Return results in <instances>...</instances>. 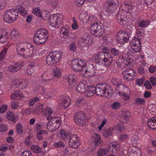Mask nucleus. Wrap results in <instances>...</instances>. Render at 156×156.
I'll use <instances>...</instances> for the list:
<instances>
[{"label": "nucleus", "mask_w": 156, "mask_h": 156, "mask_svg": "<svg viewBox=\"0 0 156 156\" xmlns=\"http://www.w3.org/2000/svg\"><path fill=\"white\" fill-rule=\"evenodd\" d=\"M85 61L81 59H75L71 62V67L75 71H80L85 77L93 75L95 70H98L93 65L90 64L86 66Z\"/></svg>", "instance_id": "nucleus-1"}, {"label": "nucleus", "mask_w": 156, "mask_h": 156, "mask_svg": "<svg viewBox=\"0 0 156 156\" xmlns=\"http://www.w3.org/2000/svg\"><path fill=\"white\" fill-rule=\"evenodd\" d=\"M34 47L31 43L27 42L17 43L15 49L18 55L23 58L28 59L34 55Z\"/></svg>", "instance_id": "nucleus-2"}, {"label": "nucleus", "mask_w": 156, "mask_h": 156, "mask_svg": "<svg viewBox=\"0 0 156 156\" xmlns=\"http://www.w3.org/2000/svg\"><path fill=\"white\" fill-rule=\"evenodd\" d=\"M135 56V53L132 50H128L127 52L123 53L119 57V59L116 61L118 66L121 68H127L130 66L131 58Z\"/></svg>", "instance_id": "nucleus-3"}, {"label": "nucleus", "mask_w": 156, "mask_h": 156, "mask_svg": "<svg viewBox=\"0 0 156 156\" xmlns=\"http://www.w3.org/2000/svg\"><path fill=\"white\" fill-rule=\"evenodd\" d=\"M111 25L109 22L107 23L101 20L100 22L92 24L90 27L91 33L95 36L98 37L101 36L104 32V27L108 28Z\"/></svg>", "instance_id": "nucleus-4"}, {"label": "nucleus", "mask_w": 156, "mask_h": 156, "mask_svg": "<svg viewBox=\"0 0 156 156\" xmlns=\"http://www.w3.org/2000/svg\"><path fill=\"white\" fill-rule=\"evenodd\" d=\"M124 6L126 9H122V11H119L117 16V20L121 25H123L126 23L125 20L126 18L125 13L123 12H125L127 14L126 16H128V14L131 15L132 13L133 12V10L134 6L131 2H125Z\"/></svg>", "instance_id": "nucleus-5"}, {"label": "nucleus", "mask_w": 156, "mask_h": 156, "mask_svg": "<svg viewBox=\"0 0 156 156\" xmlns=\"http://www.w3.org/2000/svg\"><path fill=\"white\" fill-rule=\"evenodd\" d=\"M103 52H100L93 55L95 62L100 65H102L105 67L109 66L112 62L113 58L111 55H105Z\"/></svg>", "instance_id": "nucleus-6"}, {"label": "nucleus", "mask_w": 156, "mask_h": 156, "mask_svg": "<svg viewBox=\"0 0 156 156\" xmlns=\"http://www.w3.org/2000/svg\"><path fill=\"white\" fill-rule=\"evenodd\" d=\"M48 36V31L44 28L38 30L33 38L34 42L37 44L41 45L47 40Z\"/></svg>", "instance_id": "nucleus-7"}, {"label": "nucleus", "mask_w": 156, "mask_h": 156, "mask_svg": "<svg viewBox=\"0 0 156 156\" xmlns=\"http://www.w3.org/2000/svg\"><path fill=\"white\" fill-rule=\"evenodd\" d=\"M112 91L110 86L106 83L98 85L95 87V92L98 96H107L110 95Z\"/></svg>", "instance_id": "nucleus-8"}, {"label": "nucleus", "mask_w": 156, "mask_h": 156, "mask_svg": "<svg viewBox=\"0 0 156 156\" xmlns=\"http://www.w3.org/2000/svg\"><path fill=\"white\" fill-rule=\"evenodd\" d=\"M63 16L60 13H56L49 16L48 21L49 24L55 28H58L63 22Z\"/></svg>", "instance_id": "nucleus-9"}, {"label": "nucleus", "mask_w": 156, "mask_h": 156, "mask_svg": "<svg viewBox=\"0 0 156 156\" xmlns=\"http://www.w3.org/2000/svg\"><path fill=\"white\" fill-rule=\"evenodd\" d=\"M120 148V145L117 143H111L108 144V148H101L99 149L97 152L98 156H104L108 154L110 150L113 152L115 151H118Z\"/></svg>", "instance_id": "nucleus-10"}, {"label": "nucleus", "mask_w": 156, "mask_h": 156, "mask_svg": "<svg viewBox=\"0 0 156 156\" xmlns=\"http://www.w3.org/2000/svg\"><path fill=\"white\" fill-rule=\"evenodd\" d=\"M18 11L13 9H9L5 12L4 16V21L10 23L16 20L18 17Z\"/></svg>", "instance_id": "nucleus-11"}, {"label": "nucleus", "mask_w": 156, "mask_h": 156, "mask_svg": "<svg viewBox=\"0 0 156 156\" xmlns=\"http://www.w3.org/2000/svg\"><path fill=\"white\" fill-rule=\"evenodd\" d=\"M119 4L118 0H108L104 3V9L107 12L113 13L115 12Z\"/></svg>", "instance_id": "nucleus-12"}, {"label": "nucleus", "mask_w": 156, "mask_h": 156, "mask_svg": "<svg viewBox=\"0 0 156 156\" xmlns=\"http://www.w3.org/2000/svg\"><path fill=\"white\" fill-rule=\"evenodd\" d=\"M61 122L60 118L54 117L49 121L47 124V128L51 132H53L60 126Z\"/></svg>", "instance_id": "nucleus-13"}, {"label": "nucleus", "mask_w": 156, "mask_h": 156, "mask_svg": "<svg viewBox=\"0 0 156 156\" xmlns=\"http://www.w3.org/2000/svg\"><path fill=\"white\" fill-rule=\"evenodd\" d=\"M126 90L130 92L129 89L124 84H119V86L116 87L115 92L116 93L119 94V96H122L124 100L127 101L129 99L130 96L128 93H126L124 92Z\"/></svg>", "instance_id": "nucleus-14"}, {"label": "nucleus", "mask_w": 156, "mask_h": 156, "mask_svg": "<svg viewBox=\"0 0 156 156\" xmlns=\"http://www.w3.org/2000/svg\"><path fill=\"white\" fill-rule=\"evenodd\" d=\"M85 114L83 112L79 111L76 112L74 115L73 120L77 125H85Z\"/></svg>", "instance_id": "nucleus-15"}, {"label": "nucleus", "mask_w": 156, "mask_h": 156, "mask_svg": "<svg viewBox=\"0 0 156 156\" xmlns=\"http://www.w3.org/2000/svg\"><path fill=\"white\" fill-rule=\"evenodd\" d=\"M78 43L82 47H87L93 43V39L92 37L84 34L79 38Z\"/></svg>", "instance_id": "nucleus-16"}, {"label": "nucleus", "mask_w": 156, "mask_h": 156, "mask_svg": "<svg viewBox=\"0 0 156 156\" xmlns=\"http://www.w3.org/2000/svg\"><path fill=\"white\" fill-rule=\"evenodd\" d=\"M130 44L132 50H132L133 52L135 53V56L133 57L137 58V57H135L136 56V53L139 52L141 48V44L140 40L137 38H134L131 41Z\"/></svg>", "instance_id": "nucleus-17"}, {"label": "nucleus", "mask_w": 156, "mask_h": 156, "mask_svg": "<svg viewBox=\"0 0 156 156\" xmlns=\"http://www.w3.org/2000/svg\"><path fill=\"white\" fill-rule=\"evenodd\" d=\"M116 37L118 42L120 44H123L128 41L130 37L126 32L120 31L117 33Z\"/></svg>", "instance_id": "nucleus-18"}, {"label": "nucleus", "mask_w": 156, "mask_h": 156, "mask_svg": "<svg viewBox=\"0 0 156 156\" xmlns=\"http://www.w3.org/2000/svg\"><path fill=\"white\" fill-rule=\"evenodd\" d=\"M124 79L128 80H133L136 76V71L132 69H128L123 71L122 73Z\"/></svg>", "instance_id": "nucleus-19"}, {"label": "nucleus", "mask_w": 156, "mask_h": 156, "mask_svg": "<svg viewBox=\"0 0 156 156\" xmlns=\"http://www.w3.org/2000/svg\"><path fill=\"white\" fill-rule=\"evenodd\" d=\"M69 146L72 148H77L80 145L79 138L76 135H74L69 137Z\"/></svg>", "instance_id": "nucleus-20"}, {"label": "nucleus", "mask_w": 156, "mask_h": 156, "mask_svg": "<svg viewBox=\"0 0 156 156\" xmlns=\"http://www.w3.org/2000/svg\"><path fill=\"white\" fill-rule=\"evenodd\" d=\"M28 83V82L27 80L19 79L13 81L12 86L16 88L18 87L23 89L27 87Z\"/></svg>", "instance_id": "nucleus-21"}, {"label": "nucleus", "mask_w": 156, "mask_h": 156, "mask_svg": "<svg viewBox=\"0 0 156 156\" xmlns=\"http://www.w3.org/2000/svg\"><path fill=\"white\" fill-rule=\"evenodd\" d=\"M128 154V156H141L142 153L138 147L133 146L129 149Z\"/></svg>", "instance_id": "nucleus-22"}, {"label": "nucleus", "mask_w": 156, "mask_h": 156, "mask_svg": "<svg viewBox=\"0 0 156 156\" xmlns=\"http://www.w3.org/2000/svg\"><path fill=\"white\" fill-rule=\"evenodd\" d=\"M41 90H42V92L41 94L46 98H52L54 96L55 93L53 89L48 90V89L45 88L44 87L42 86L41 85Z\"/></svg>", "instance_id": "nucleus-23"}, {"label": "nucleus", "mask_w": 156, "mask_h": 156, "mask_svg": "<svg viewBox=\"0 0 156 156\" xmlns=\"http://www.w3.org/2000/svg\"><path fill=\"white\" fill-rule=\"evenodd\" d=\"M69 26L65 25L61 28L60 30V36L62 38L66 39L69 34Z\"/></svg>", "instance_id": "nucleus-24"}, {"label": "nucleus", "mask_w": 156, "mask_h": 156, "mask_svg": "<svg viewBox=\"0 0 156 156\" xmlns=\"http://www.w3.org/2000/svg\"><path fill=\"white\" fill-rule=\"evenodd\" d=\"M59 103L61 105L63 106L64 108H67L71 103L70 98L67 96H62L61 97Z\"/></svg>", "instance_id": "nucleus-25"}, {"label": "nucleus", "mask_w": 156, "mask_h": 156, "mask_svg": "<svg viewBox=\"0 0 156 156\" xmlns=\"http://www.w3.org/2000/svg\"><path fill=\"white\" fill-rule=\"evenodd\" d=\"M48 75L47 72H44L43 74L42 75L40 78V80L39 82L40 84H42L44 85H51L52 83L53 80L52 79H47V78L45 79L44 78L47 77Z\"/></svg>", "instance_id": "nucleus-26"}, {"label": "nucleus", "mask_w": 156, "mask_h": 156, "mask_svg": "<svg viewBox=\"0 0 156 156\" xmlns=\"http://www.w3.org/2000/svg\"><path fill=\"white\" fill-rule=\"evenodd\" d=\"M87 82L85 80L80 82L76 88V91L80 93H84L87 87Z\"/></svg>", "instance_id": "nucleus-27"}, {"label": "nucleus", "mask_w": 156, "mask_h": 156, "mask_svg": "<svg viewBox=\"0 0 156 156\" xmlns=\"http://www.w3.org/2000/svg\"><path fill=\"white\" fill-rule=\"evenodd\" d=\"M130 116V113L128 111H122L121 115L119 118L120 121L121 122L125 123L129 121V118Z\"/></svg>", "instance_id": "nucleus-28"}, {"label": "nucleus", "mask_w": 156, "mask_h": 156, "mask_svg": "<svg viewBox=\"0 0 156 156\" xmlns=\"http://www.w3.org/2000/svg\"><path fill=\"white\" fill-rule=\"evenodd\" d=\"M95 92V87L90 85L87 87L84 92V95L87 97H91L94 95Z\"/></svg>", "instance_id": "nucleus-29"}, {"label": "nucleus", "mask_w": 156, "mask_h": 156, "mask_svg": "<svg viewBox=\"0 0 156 156\" xmlns=\"http://www.w3.org/2000/svg\"><path fill=\"white\" fill-rule=\"evenodd\" d=\"M50 53L51 54L52 58L54 59L55 63L59 62L62 56V52L58 51H54Z\"/></svg>", "instance_id": "nucleus-30"}, {"label": "nucleus", "mask_w": 156, "mask_h": 156, "mask_svg": "<svg viewBox=\"0 0 156 156\" xmlns=\"http://www.w3.org/2000/svg\"><path fill=\"white\" fill-rule=\"evenodd\" d=\"M68 80L69 84L73 86H74L78 82V79L77 76L73 74H70L68 76Z\"/></svg>", "instance_id": "nucleus-31"}, {"label": "nucleus", "mask_w": 156, "mask_h": 156, "mask_svg": "<svg viewBox=\"0 0 156 156\" xmlns=\"http://www.w3.org/2000/svg\"><path fill=\"white\" fill-rule=\"evenodd\" d=\"M23 65L21 63H17L14 65H11L9 66L8 70L11 72H14L19 70L23 66Z\"/></svg>", "instance_id": "nucleus-32"}, {"label": "nucleus", "mask_w": 156, "mask_h": 156, "mask_svg": "<svg viewBox=\"0 0 156 156\" xmlns=\"http://www.w3.org/2000/svg\"><path fill=\"white\" fill-rule=\"evenodd\" d=\"M24 97L23 94L19 90L13 92L10 96L11 98L13 99H16L17 100H21Z\"/></svg>", "instance_id": "nucleus-33"}, {"label": "nucleus", "mask_w": 156, "mask_h": 156, "mask_svg": "<svg viewBox=\"0 0 156 156\" xmlns=\"http://www.w3.org/2000/svg\"><path fill=\"white\" fill-rule=\"evenodd\" d=\"M115 129V126L113 128L110 127L108 129H104L103 130V134L104 136L106 138L112 135L113 131Z\"/></svg>", "instance_id": "nucleus-34"}, {"label": "nucleus", "mask_w": 156, "mask_h": 156, "mask_svg": "<svg viewBox=\"0 0 156 156\" xmlns=\"http://www.w3.org/2000/svg\"><path fill=\"white\" fill-rule=\"evenodd\" d=\"M8 34L5 30H0V43H4L6 42Z\"/></svg>", "instance_id": "nucleus-35"}, {"label": "nucleus", "mask_w": 156, "mask_h": 156, "mask_svg": "<svg viewBox=\"0 0 156 156\" xmlns=\"http://www.w3.org/2000/svg\"><path fill=\"white\" fill-rule=\"evenodd\" d=\"M156 117L151 118L148 122V126L149 127L152 129H156L155 125H156Z\"/></svg>", "instance_id": "nucleus-36"}, {"label": "nucleus", "mask_w": 156, "mask_h": 156, "mask_svg": "<svg viewBox=\"0 0 156 156\" xmlns=\"http://www.w3.org/2000/svg\"><path fill=\"white\" fill-rule=\"evenodd\" d=\"M88 14L86 12H83L79 15L80 20L83 23H87L88 21Z\"/></svg>", "instance_id": "nucleus-37"}, {"label": "nucleus", "mask_w": 156, "mask_h": 156, "mask_svg": "<svg viewBox=\"0 0 156 156\" xmlns=\"http://www.w3.org/2000/svg\"><path fill=\"white\" fill-rule=\"evenodd\" d=\"M10 37L11 39L13 41L19 39L20 37L19 32L16 30H12L10 33Z\"/></svg>", "instance_id": "nucleus-38"}, {"label": "nucleus", "mask_w": 156, "mask_h": 156, "mask_svg": "<svg viewBox=\"0 0 156 156\" xmlns=\"http://www.w3.org/2000/svg\"><path fill=\"white\" fill-rule=\"evenodd\" d=\"M44 109V106L42 104L38 103L36 105L35 108H34V111L35 114H39L42 112Z\"/></svg>", "instance_id": "nucleus-39"}, {"label": "nucleus", "mask_w": 156, "mask_h": 156, "mask_svg": "<svg viewBox=\"0 0 156 156\" xmlns=\"http://www.w3.org/2000/svg\"><path fill=\"white\" fill-rule=\"evenodd\" d=\"M60 134L61 138L63 140H66L71 136V134L69 133H67L63 129H61L60 132Z\"/></svg>", "instance_id": "nucleus-40"}, {"label": "nucleus", "mask_w": 156, "mask_h": 156, "mask_svg": "<svg viewBox=\"0 0 156 156\" xmlns=\"http://www.w3.org/2000/svg\"><path fill=\"white\" fill-rule=\"evenodd\" d=\"M150 22V21L147 20H143L139 22L138 23V25L140 27L145 28L149 25Z\"/></svg>", "instance_id": "nucleus-41"}, {"label": "nucleus", "mask_w": 156, "mask_h": 156, "mask_svg": "<svg viewBox=\"0 0 156 156\" xmlns=\"http://www.w3.org/2000/svg\"><path fill=\"white\" fill-rule=\"evenodd\" d=\"M50 52L47 56L46 58V63L48 65H51L55 64L54 61V59L52 58V56Z\"/></svg>", "instance_id": "nucleus-42"}, {"label": "nucleus", "mask_w": 156, "mask_h": 156, "mask_svg": "<svg viewBox=\"0 0 156 156\" xmlns=\"http://www.w3.org/2000/svg\"><path fill=\"white\" fill-rule=\"evenodd\" d=\"M53 74L54 77L56 78H59L61 75V70L57 67L54 68L53 70Z\"/></svg>", "instance_id": "nucleus-43"}, {"label": "nucleus", "mask_w": 156, "mask_h": 156, "mask_svg": "<svg viewBox=\"0 0 156 156\" xmlns=\"http://www.w3.org/2000/svg\"><path fill=\"white\" fill-rule=\"evenodd\" d=\"M136 35L138 39L141 40L144 35V30L142 28H139L136 30Z\"/></svg>", "instance_id": "nucleus-44"}, {"label": "nucleus", "mask_w": 156, "mask_h": 156, "mask_svg": "<svg viewBox=\"0 0 156 156\" xmlns=\"http://www.w3.org/2000/svg\"><path fill=\"white\" fill-rule=\"evenodd\" d=\"M86 103V101L84 98H79L77 100L75 105L78 107V108H80L81 105H84Z\"/></svg>", "instance_id": "nucleus-45"}, {"label": "nucleus", "mask_w": 156, "mask_h": 156, "mask_svg": "<svg viewBox=\"0 0 156 156\" xmlns=\"http://www.w3.org/2000/svg\"><path fill=\"white\" fill-rule=\"evenodd\" d=\"M46 3L47 4L54 8H55L58 5V2L57 0H47Z\"/></svg>", "instance_id": "nucleus-46"}, {"label": "nucleus", "mask_w": 156, "mask_h": 156, "mask_svg": "<svg viewBox=\"0 0 156 156\" xmlns=\"http://www.w3.org/2000/svg\"><path fill=\"white\" fill-rule=\"evenodd\" d=\"M18 8V11L20 14L24 17H26L27 15V11L26 9L20 5Z\"/></svg>", "instance_id": "nucleus-47"}, {"label": "nucleus", "mask_w": 156, "mask_h": 156, "mask_svg": "<svg viewBox=\"0 0 156 156\" xmlns=\"http://www.w3.org/2000/svg\"><path fill=\"white\" fill-rule=\"evenodd\" d=\"M6 118L9 120L12 121H15L16 119L14 113L11 112H7Z\"/></svg>", "instance_id": "nucleus-48"}, {"label": "nucleus", "mask_w": 156, "mask_h": 156, "mask_svg": "<svg viewBox=\"0 0 156 156\" xmlns=\"http://www.w3.org/2000/svg\"><path fill=\"white\" fill-rule=\"evenodd\" d=\"M34 15L39 17H41V12L40 8H34L32 11Z\"/></svg>", "instance_id": "nucleus-49"}, {"label": "nucleus", "mask_w": 156, "mask_h": 156, "mask_svg": "<svg viewBox=\"0 0 156 156\" xmlns=\"http://www.w3.org/2000/svg\"><path fill=\"white\" fill-rule=\"evenodd\" d=\"M31 149L34 152L37 153H40L41 152V149L38 146L32 145L30 147Z\"/></svg>", "instance_id": "nucleus-50"}, {"label": "nucleus", "mask_w": 156, "mask_h": 156, "mask_svg": "<svg viewBox=\"0 0 156 156\" xmlns=\"http://www.w3.org/2000/svg\"><path fill=\"white\" fill-rule=\"evenodd\" d=\"M139 136L138 134H134L131 137V140L132 143L133 145H135L137 143V140H138Z\"/></svg>", "instance_id": "nucleus-51"}, {"label": "nucleus", "mask_w": 156, "mask_h": 156, "mask_svg": "<svg viewBox=\"0 0 156 156\" xmlns=\"http://www.w3.org/2000/svg\"><path fill=\"white\" fill-rule=\"evenodd\" d=\"M145 103V100L143 98L138 97L135 100V104L136 105H144Z\"/></svg>", "instance_id": "nucleus-52"}, {"label": "nucleus", "mask_w": 156, "mask_h": 156, "mask_svg": "<svg viewBox=\"0 0 156 156\" xmlns=\"http://www.w3.org/2000/svg\"><path fill=\"white\" fill-rule=\"evenodd\" d=\"M101 143V137L99 135L96 134L94 141V143L95 145L98 146Z\"/></svg>", "instance_id": "nucleus-53"}, {"label": "nucleus", "mask_w": 156, "mask_h": 156, "mask_svg": "<svg viewBox=\"0 0 156 156\" xmlns=\"http://www.w3.org/2000/svg\"><path fill=\"white\" fill-rule=\"evenodd\" d=\"M16 130L17 133L21 134L23 132V126L20 123L18 124L16 126Z\"/></svg>", "instance_id": "nucleus-54"}, {"label": "nucleus", "mask_w": 156, "mask_h": 156, "mask_svg": "<svg viewBox=\"0 0 156 156\" xmlns=\"http://www.w3.org/2000/svg\"><path fill=\"white\" fill-rule=\"evenodd\" d=\"M121 104L118 102L115 101L111 105V107L113 109H117L121 107Z\"/></svg>", "instance_id": "nucleus-55"}, {"label": "nucleus", "mask_w": 156, "mask_h": 156, "mask_svg": "<svg viewBox=\"0 0 156 156\" xmlns=\"http://www.w3.org/2000/svg\"><path fill=\"white\" fill-rule=\"evenodd\" d=\"M110 51L111 54L114 56H118L119 55L120 52L119 50L115 48H111Z\"/></svg>", "instance_id": "nucleus-56"}, {"label": "nucleus", "mask_w": 156, "mask_h": 156, "mask_svg": "<svg viewBox=\"0 0 156 156\" xmlns=\"http://www.w3.org/2000/svg\"><path fill=\"white\" fill-rule=\"evenodd\" d=\"M7 49L5 48L0 53V62L2 61L4 58L7 51Z\"/></svg>", "instance_id": "nucleus-57"}, {"label": "nucleus", "mask_w": 156, "mask_h": 156, "mask_svg": "<svg viewBox=\"0 0 156 156\" xmlns=\"http://www.w3.org/2000/svg\"><path fill=\"white\" fill-rule=\"evenodd\" d=\"M53 146L56 148H60L61 147H64L65 144L64 143L61 141H58L54 143Z\"/></svg>", "instance_id": "nucleus-58"}, {"label": "nucleus", "mask_w": 156, "mask_h": 156, "mask_svg": "<svg viewBox=\"0 0 156 156\" xmlns=\"http://www.w3.org/2000/svg\"><path fill=\"white\" fill-rule=\"evenodd\" d=\"M8 129V128L7 125L4 124H0V132H5Z\"/></svg>", "instance_id": "nucleus-59"}, {"label": "nucleus", "mask_w": 156, "mask_h": 156, "mask_svg": "<svg viewBox=\"0 0 156 156\" xmlns=\"http://www.w3.org/2000/svg\"><path fill=\"white\" fill-rule=\"evenodd\" d=\"M73 23L72 25V28L73 30L77 29L78 28V25L75 17L73 18Z\"/></svg>", "instance_id": "nucleus-60"}, {"label": "nucleus", "mask_w": 156, "mask_h": 156, "mask_svg": "<svg viewBox=\"0 0 156 156\" xmlns=\"http://www.w3.org/2000/svg\"><path fill=\"white\" fill-rule=\"evenodd\" d=\"M39 100V98L37 97H35L34 98L31 99L29 101V104L30 105H33L35 102Z\"/></svg>", "instance_id": "nucleus-61"}, {"label": "nucleus", "mask_w": 156, "mask_h": 156, "mask_svg": "<svg viewBox=\"0 0 156 156\" xmlns=\"http://www.w3.org/2000/svg\"><path fill=\"white\" fill-rule=\"evenodd\" d=\"M119 80L116 78H113L112 80V84L114 85H117V87L119 86V84H122L120 83Z\"/></svg>", "instance_id": "nucleus-62"}, {"label": "nucleus", "mask_w": 156, "mask_h": 156, "mask_svg": "<svg viewBox=\"0 0 156 156\" xmlns=\"http://www.w3.org/2000/svg\"><path fill=\"white\" fill-rule=\"evenodd\" d=\"M24 112L27 115H30L32 113L35 114L34 111V108H31L30 109H26L24 111Z\"/></svg>", "instance_id": "nucleus-63"}, {"label": "nucleus", "mask_w": 156, "mask_h": 156, "mask_svg": "<svg viewBox=\"0 0 156 156\" xmlns=\"http://www.w3.org/2000/svg\"><path fill=\"white\" fill-rule=\"evenodd\" d=\"M53 111L50 107H47L45 110V114L46 115H50L53 112Z\"/></svg>", "instance_id": "nucleus-64"}]
</instances>
